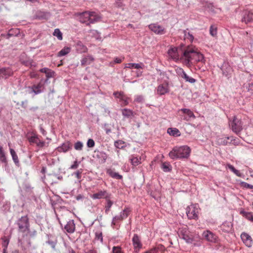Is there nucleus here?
<instances>
[{
  "label": "nucleus",
  "instance_id": "14",
  "mask_svg": "<svg viewBox=\"0 0 253 253\" xmlns=\"http://www.w3.org/2000/svg\"><path fill=\"white\" fill-rule=\"evenodd\" d=\"M241 238L248 247H251L253 244V240L250 235L245 232H243L241 235Z\"/></svg>",
  "mask_w": 253,
  "mask_h": 253
},
{
  "label": "nucleus",
  "instance_id": "4",
  "mask_svg": "<svg viewBox=\"0 0 253 253\" xmlns=\"http://www.w3.org/2000/svg\"><path fill=\"white\" fill-rule=\"evenodd\" d=\"M200 208L198 204H191L186 208V214L189 219L197 220L200 213Z\"/></svg>",
  "mask_w": 253,
  "mask_h": 253
},
{
  "label": "nucleus",
  "instance_id": "57",
  "mask_svg": "<svg viewBox=\"0 0 253 253\" xmlns=\"http://www.w3.org/2000/svg\"><path fill=\"white\" fill-rule=\"evenodd\" d=\"M230 143H231L232 141H233V144H234L235 145H238L239 143L238 141H236V140L235 139H234L232 137H231V138L230 139Z\"/></svg>",
  "mask_w": 253,
  "mask_h": 253
},
{
  "label": "nucleus",
  "instance_id": "45",
  "mask_svg": "<svg viewBox=\"0 0 253 253\" xmlns=\"http://www.w3.org/2000/svg\"><path fill=\"white\" fill-rule=\"evenodd\" d=\"M113 253H124L122 248L119 246H114L112 249Z\"/></svg>",
  "mask_w": 253,
  "mask_h": 253
},
{
  "label": "nucleus",
  "instance_id": "64",
  "mask_svg": "<svg viewBox=\"0 0 253 253\" xmlns=\"http://www.w3.org/2000/svg\"><path fill=\"white\" fill-rule=\"evenodd\" d=\"M69 253H76L72 249H71L70 250H69Z\"/></svg>",
  "mask_w": 253,
  "mask_h": 253
},
{
  "label": "nucleus",
  "instance_id": "29",
  "mask_svg": "<svg viewBox=\"0 0 253 253\" xmlns=\"http://www.w3.org/2000/svg\"><path fill=\"white\" fill-rule=\"evenodd\" d=\"M42 87H43V84L40 83L37 84L33 85L32 86V90L35 94H37L42 92L41 88Z\"/></svg>",
  "mask_w": 253,
  "mask_h": 253
},
{
  "label": "nucleus",
  "instance_id": "7",
  "mask_svg": "<svg viewBox=\"0 0 253 253\" xmlns=\"http://www.w3.org/2000/svg\"><path fill=\"white\" fill-rule=\"evenodd\" d=\"M19 230L21 232H26L29 230V222L27 215L22 216L18 222Z\"/></svg>",
  "mask_w": 253,
  "mask_h": 253
},
{
  "label": "nucleus",
  "instance_id": "58",
  "mask_svg": "<svg viewBox=\"0 0 253 253\" xmlns=\"http://www.w3.org/2000/svg\"><path fill=\"white\" fill-rule=\"evenodd\" d=\"M75 174L76 175V177L78 178V179H80L81 178V172H80L79 170L77 171L76 173H75Z\"/></svg>",
  "mask_w": 253,
  "mask_h": 253
},
{
  "label": "nucleus",
  "instance_id": "43",
  "mask_svg": "<svg viewBox=\"0 0 253 253\" xmlns=\"http://www.w3.org/2000/svg\"><path fill=\"white\" fill-rule=\"evenodd\" d=\"M130 211L128 208H125L123 210V212H122L120 214L121 216L122 217V218L123 219V220L127 217V216H128V215L130 213Z\"/></svg>",
  "mask_w": 253,
  "mask_h": 253
},
{
  "label": "nucleus",
  "instance_id": "56",
  "mask_svg": "<svg viewBox=\"0 0 253 253\" xmlns=\"http://www.w3.org/2000/svg\"><path fill=\"white\" fill-rule=\"evenodd\" d=\"M227 167L233 172L236 170V169L230 164H228Z\"/></svg>",
  "mask_w": 253,
  "mask_h": 253
},
{
  "label": "nucleus",
  "instance_id": "54",
  "mask_svg": "<svg viewBox=\"0 0 253 253\" xmlns=\"http://www.w3.org/2000/svg\"><path fill=\"white\" fill-rule=\"evenodd\" d=\"M247 88L248 91L253 92V83H249Z\"/></svg>",
  "mask_w": 253,
  "mask_h": 253
},
{
  "label": "nucleus",
  "instance_id": "24",
  "mask_svg": "<svg viewBox=\"0 0 253 253\" xmlns=\"http://www.w3.org/2000/svg\"><path fill=\"white\" fill-rule=\"evenodd\" d=\"M231 138V137H218L217 138V143L219 145H226L229 142V140Z\"/></svg>",
  "mask_w": 253,
  "mask_h": 253
},
{
  "label": "nucleus",
  "instance_id": "9",
  "mask_svg": "<svg viewBox=\"0 0 253 253\" xmlns=\"http://www.w3.org/2000/svg\"><path fill=\"white\" fill-rule=\"evenodd\" d=\"M240 21L246 24L253 22V12L247 10H243L241 13Z\"/></svg>",
  "mask_w": 253,
  "mask_h": 253
},
{
  "label": "nucleus",
  "instance_id": "46",
  "mask_svg": "<svg viewBox=\"0 0 253 253\" xmlns=\"http://www.w3.org/2000/svg\"><path fill=\"white\" fill-rule=\"evenodd\" d=\"M83 144L80 142L78 141L75 144L74 148L77 150H81L83 148Z\"/></svg>",
  "mask_w": 253,
  "mask_h": 253
},
{
  "label": "nucleus",
  "instance_id": "11",
  "mask_svg": "<svg viewBox=\"0 0 253 253\" xmlns=\"http://www.w3.org/2000/svg\"><path fill=\"white\" fill-rule=\"evenodd\" d=\"M111 194L106 190H99L98 192L92 194L90 197L93 199H100L102 198L107 199L110 198Z\"/></svg>",
  "mask_w": 253,
  "mask_h": 253
},
{
  "label": "nucleus",
  "instance_id": "26",
  "mask_svg": "<svg viewBox=\"0 0 253 253\" xmlns=\"http://www.w3.org/2000/svg\"><path fill=\"white\" fill-rule=\"evenodd\" d=\"M76 48L80 53H84L87 51V48L80 41L77 43Z\"/></svg>",
  "mask_w": 253,
  "mask_h": 253
},
{
  "label": "nucleus",
  "instance_id": "61",
  "mask_svg": "<svg viewBox=\"0 0 253 253\" xmlns=\"http://www.w3.org/2000/svg\"><path fill=\"white\" fill-rule=\"evenodd\" d=\"M30 77L31 78H36L37 77V74H36L34 72H32V73H30Z\"/></svg>",
  "mask_w": 253,
  "mask_h": 253
},
{
  "label": "nucleus",
  "instance_id": "51",
  "mask_svg": "<svg viewBox=\"0 0 253 253\" xmlns=\"http://www.w3.org/2000/svg\"><path fill=\"white\" fill-rule=\"evenodd\" d=\"M46 76L47 78H51L53 76L54 72L52 71L50 69H48V71L46 73Z\"/></svg>",
  "mask_w": 253,
  "mask_h": 253
},
{
  "label": "nucleus",
  "instance_id": "53",
  "mask_svg": "<svg viewBox=\"0 0 253 253\" xmlns=\"http://www.w3.org/2000/svg\"><path fill=\"white\" fill-rule=\"evenodd\" d=\"M124 59H125V57H124L122 58H119V57H115L114 58V62L115 63H121L124 60Z\"/></svg>",
  "mask_w": 253,
  "mask_h": 253
},
{
  "label": "nucleus",
  "instance_id": "40",
  "mask_svg": "<svg viewBox=\"0 0 253 253\" xmlns=\"http://www.w3.org/2000/svg\"><path fill=\"white\" fill-rule=\"evenodd\" d=\"M0 161L2 163H6V158L5 155V153L3 150L2 147L0 145Z\"/></svg>",
  "mask_w": 253,
  "mask_h": 253
},
{
  "label": "nucleus",
  "instance_id": "60",
  "mask_svg": "<svg viewBox=\"0 0 253 253\" xmlns=\"http://www.w3.org/2000/svg\"><path fill=\"white\" fill-rule=\"evenodd\" d=\"M48 68H43L41 69H40V71L42 73H44L46 74V73L48 71Z\"/></svg>",
  "mask_w": 253,
  "mask_h": 253
},
{
  "label": "nucleus",
  "instance_id": "23",
  "mask_svg": "<svg viewBox=\"0 0 253 253\" xmlns=\"http://www.w3.org/2000/svg\"><path fill=\"white\" fill-rule=\"evenodd\" d=\"M232 225L231 222L225 221L221 225V229L224 232H229L231 231Z\"/></svg>",
  "mask_w": 253,
  "mask_h": 253
},
{
  "label": "nucleus",
  "instance_id": "32",
  "mask_svg": "<svg viewBox=\"0 0 253 253\" xmlns=\"http://www.w3.org/2000/svg\"><path fill=\"white\" fill-rule=\"evenodd\" d=\"M223 74L227 76L228 72L230 70V67L227 63L224 62L220 67Z\"/></svg>",
  "mask_w": 253,
  "mask_h": 253
},
{
  "label": "nucleus",
  "instance_id": "44",
  "mask_svg": "<svg viewBox=\"0 0 253 253\" xmlns=\"http://www.w3.org/2000/svg\"><path fill=\"white\" fill-rule=\"evenodd\" d=\"M161 168L165 172L169 171L171 170L170 165L168 163H163Z\"/></svg>",
  "mask_w": 253,
  "mask_h": 253
},
{
  "label": "nucleus",
  "instance_id": "55",
  "mask_svg": "<svg viewBox=\"0 0 253 253\" xmlns=\"http://www.w3.org/2000/svg\"><path fill=\"white\" fill-rule=\"evenodd\" d=\"M78 162L76 161L74 162V164L71 166L70 169H76L78 167Z\"/></svg>",
  "mask_w": 253,
  "mask_h": 253
},
{
  "label": "nucleus",
  "instance_id": "59",
  "mask_svg": "<svg viewBox=\"0 0 253 253\" xmlns=\"http://www.w3.org/2000/svg\"><path fill=\"white\" fill-rule=\"evenodd\" d=\"M234 173L238 176L241 177L242 175V174L240 172L239 170L236 169Z\"/></svg>",
  "mask_w": 253,
  "mask_h": 253
},
{
  "label": "nucleus",
  "instance_id": "49",
  "mask_svg": "<svg viewBox=\"0 0 253 253\" xmlns=\"http://www.w3.org/2000/svg\"><path fill=\"white\" fill-rule=\"evenodd\" d=\"M143 101V97L142 95H137L134 99V101L138 103H141Z\"/></svg>",
  "mask_w": 253,
  "mask_h": 253
},
{
  "label": "nucleus",
  "instance_id": "35",
  "mask_svg": "<svg viewBox=\"0 0 253 253\" xmlns=\"http://www.w3.org/2000/svg\"><path fill=\"white\" fill-rule=\"evenodd\" d=\"M10 154L12 157V159L16 165L19 164V159L15 151L12 148H9Z\"/></svg>",
  "mask_w": 253,
  "mask_h": 253
},
{
  "label": "nucleus",
  "instance_id": "37",
  "mask_svg": "<svg viewBox=\"0 0 253 253\" xmlns=\"http://www.w3.org/2000/svg\"><path fill=\"white\" fill-rule=\"evenodd\" d=\"M240 214L243 215L244 217H245L248 220H249L250 221H253V215L252 212H246L244 211H240Z\"/></svg>",
  "mask_w": 253,
  "mask_h": 253
},
{
  "label": "nucleus",
  "instance_id": "36",
  "mask_svg": "<svg viewBox=\"0 0 253 253\" xmlns=\"http://www.w3.org/2000/svg\"><path fill=\"white\" fill-rule=\"evenodd\" d=\"M71 51V48L69 47H65L62 49L58 53V56H63L67 55Z\"/></svg>",
  "mask_w": 253,
  "mask_h": 253
},
{
  "label": "nucleus",
  "instance_id": "2",
  "mask_svg": "<svg viewBox=\"0 0 253 253\" xmlns=\"http://www.w3.org/2000/svg\"><path fill=\"white\" fill-rule=\"evenodd\" d=\"M76 15L79 17V20L81 23H85L86 25L98 22L100 19V16L92 11H86L77 13Z\"/></svg>",
  "mask_w": 253,
  "mask_h": 253
},
{
  "label": "nucleus",
  "instance_id": "12",
  "mask_svg": "<svg viewBox=\"0 0 253 253\" xmlns=\"http://www.w3.org/2000/svg\"><path fill=\"white\" fill-rule=\"evenodd\" d=\"M132 242L134 251H137L138 252H139V250L142 248V244L138 235H134L132 239Z\"/></svg>",
  "mask_w": 253,
  "mask_h": 253
},
{
  "label": "nucleus",
  "instance_id": "18",
  "mask_svg": "<svg viewBox=\"0 0 253 253\" xmlns=\"http://www.w3.org/2000/svg\"><path fill=\"white\" fill-rule=\"evenodd\" d=\"M169 90V85L167 84L159 85L157 87V93L160 95H164Z\"/></svg>",
  "mask_w": 253,
  "mask_h": 253
},
{
  "label": "nucleus",
  "instance_id": "50",
  "mask_svg": "<svg viewBox=\"0 0 253 253\" xmlns=\"http://www.w3.org/2000/svg\"><path fill=\"white\" fill-rule=\"evenodd\" d=\"M241 184L245 188H249V189H253V185H251L250 184H248V183H246L245 182H242Z\"/></svg>",
  "mask_w": 253,
  "mask_h": 253
},
{
  "label": "nucleus",
  "instance_id": "39",
  "mask_svg": "<svg viewBox=\"0 0 253 253\" xmlns=\"http://www.w3.org/2000/svg\"><path fill=\"white\" fill-rule=\"evenodd\" d=\"M182 78H183L186 82H188L190 83H194L196 80L193 78L188 76L184 71L182 72L181 75Z\"/></svg>",
  "mask_w": 253,
  "mask_h": 253
},
{
  "label": "nucleus",
  "instance_id": "8",
  "mask_svg": "<svg viewBox=\"0 0 253 253\" xmlns=\"http://www.w3.org/2000/svg\"><path fill=\"white\" fill-rule=\"evenodd\" d=\"M183 52H182L181 49L175 47H171L168 51L169 58L174 61L178 60L179 59L180 55L183 54ZM182 56L183 55L181 56L182 58Z\"/></svg>",
  "mask_w": 253,
  "mask_h": 253
},
{
  "label": "nucleus",
  "instance_id": "48",
  "mask_svg": "<svg viewBox=\"0 0 253 253\" xmlns=\"http://www.w3.org/2000/svg\"><path fill=\"white\" fill-rule=\"evenodd\" d=\"M95 145L94 141L92 139H89L87 142V146L88 147L91 148L94 147Z\"/></svg>",
  "mask_w": 253,
  "mask_h": 253
},
{
  "label": "nucleus",
  "instance_id": "34",
  "mask_svg": "<svg viewBox=\"0 0 253 253\" xmlns=\"http://www.w3.org/2000/svg\"><path fill=\"white\" fill-rule=\"evenodd\" d=\"M122 115L124 117L129 118L133 115V111L128 109H123L121 110Z\"/></svg>",
  "mask_w": 253,
  "mask_h": 253
},
{
  "label": "nucleus",
  "instance_id": "31",
  "mask_svg": "<svg viewBox=\"0 0 253 253\" xmlns=\"http://www.w3.org/2000/svg\"><path fill=\"white\" fill-rule=\"evenodd\" d=\"M106 204L105 206V212L106 214H108L113 204V202L110 200V198L106 199Z\"/></svg>",
  "mask_w": 253,
  "mask_h": 253
},
{
  "label": "nucleus",
  "instance_id": "47",
  "mask_svg": "<svg viewBox=\"0 0 253 253\" xmlns=\"http://www.w3.org/2000/svg\"><path fill=\"white\" fill-rule=\"evenodd\" d=\"M184 37L185 39L189 40L190 42H191L194 39L193 36L189 32H186L185 33Z\"/></svg>",
  "mask_w": 253,
  "mask_h": 253
},
{
  "label": "nucleus",
  "instance_id": "33",
  "mask_svg": "<svg viewBox=\"0 0 253 253\" xmlns=\"http://www.w3.org/2000/svg\"><path fill=\"white\" fill-rule=\"evenodd\" d=\"M217 33V27L216 25H211L210 28V34L213 37H216Z\"/></svg>",
  "mask_w": 253,
  "mask_h": 253
},
{
  "label": "nucleus",
  "instance_id": "25",
  "mask_svg": "<svg viewBox=\"0 0 253 253\" xmlns=\"http://www.w3.org/2000/svg\"><path fill=\"white\" fill-rule=\"evenodd\" d=\"M107 173L111 177L116 178L117 179H121L123 178L122 175H120L118 173L115 172L114 169H109L107 170Z\"/></svg>",
  "mask_w": 253,
  "mask_h": 253
},
{
  "label": "nucleus",
  "instance_id": "10",
  "mask_svg": "<svg viewBox=\"0 0 253 253\" xmlns=\"http://www.w3.org/2000/svg\"><path fill=\"white\" fill-rule=\"evenodd\" d=\"M113 95L116 98H119L120 102H122V106L127 105L130 100V98L126 96L123 92H115Z\"/></svg>",
  "mask_w": 253,
  "mask_h": 253
},
{
  "label": "nucleus",
  "instance_id": "17",
  "mask_svg": "<svg viewBox=\"0 0 253 253\" xmlns=\"http://www.w3.org/2000/svg\"><path fill=\"white\" fill-rule=\"evenodd\" d=\"M218 237L209 230H207V241L211 243H217L218 242Z\"/></svg>",
  "mask_w": 253,
  "mask_h": 253
},
{
  "label": "nucleus",
  "instance_id": "20",
  "mask_svg": "<svg viewBox=\"0 0 253 253\" xmlns=\"http://www.w3.org/2000/svg\"><path fill=\"white\" fill-rule=\"evenodd\" d=\"M71 146L69 142L67 141L64 143L61 146H59L57 148V151L60 152H67L69 150L71 149Z\"/></svg>",
  "mask_w": 253,
  "mask_h": 253
},
{
  "label": "nucleus",
  "instance_id": "16",
  "mask_svg": "<svg viewBox=\"0 0 253 253\" xmlns=\"http://www.w3.org/2000/svg\"><path fill=\"white\" fill-rule=\"evenodd\" d=\"M179 112H181L183 114L185 115L183 119L187 121H189L191 118H195V116L193 112L189 109L183 108L179 110Z\"/></svg>",
  "mask_w": 253,
  "mask_h": 253
},
{
  "label": "nucleus",
  "instance_id": "30",
  "mask_svg": "<svg viewBox=\"0 0 253 253\" xmlns=\"http://www.w3.org/2000/svg\"><path fill=\"white\" fill-rule=\"evenodd\" d=\"M130 160L131 165L135 167L138 166V165L141 163V157L138 158L137 157H135L134 156H131Z\"/></svg>",
  "mask_w": 253,
  "mask_h": 253
},
{
  "label": "nucleus",
  "instance_id": "28",
  "mask_svg": "<svg viewBox=\"0 0 253 253\" xmlns=\"http://www.w3.org/2000/svg\"><path fill=\"white\" fill-rule=\"evenodd\" d=\"M167 132L173 136H179L181 135L180 131L176 128H169Z\"/></svg>",
  "mask_w": 253,
  "mask_h": 253
},
{
  "label": "nucleus",
  "instance_id": "3",
  "mask_svg": "<svg viewBox=\"0 0 253 253\" xmlns=\"http://www.w3.org/2000/svg\"><path fill=\"white\" fill-rule=\"evenodd\" d=\"M190 151V148L187 146H175L169 155L172 159L187 158L189 156Z\"/></svg>",
  "mask_w": 253,
  "mask_h": 253
},
{
  "label": "nucleus",
  "instance_id": "1",
  "mask_svg": "<svg viewBox=\"0 0 253 253\" xmlns=\"http://www.w3.org/2000/svg\"><path fill=\"white\" fill-rule=\"evenodd\" d=\"M187 64L195 62H203L205 61L204 55L194 50L192 47L188 46L184 51L182 56Z\"/></svg>",
  "mask_w": 253,
  "mask_h": 253
},
{
  "label": "nucleus",
  "instance_id": "15",
  "mask_svg": "<svg viewBox=\"0 0 253 253\" xmlns=\"http://www.w3.org/2000/svg\"><path fill=\"white\" fill-rule=\"evenodd\" d=\"M29 141L30 143H35L39 147H43L45 145V142L41 141L38 135H34L29 138Z\"/></svg>",
  "mask_w": 253,
  "mask_h": 253
},
{
  "label": "nucleus",
  "instance_id": "21",
  "mask_svg": "<svg viewBox=\"0 0 253 253\" xmlns=\"http://www.w3.org/2000/svg\"><path fill=\"white\" fill-rule=\"evenodd\" d=\"M64 228L68 233H73L75 230V224L74 220H70L65 226Z\"/></svg>",
  "mask_w": 253,
  "mask_h": 253
},
{
  "label": "nucleus",
  "instance_id": "63",
  "mask_svg": "<svg viewBox=\"0 0 253 253\" xmlns=\"http://www.w3.org/2000/svg\"><path fill=\"white\" fill-rule=\"evenodd\" d=\"M12 253H21L18 250H15L12 251Z\"/></svg>",
  "mask_w": 253,
  "mask_h": 253
},
{
  "label": "nucleus",
  "instance_id": "22",
  "mask_svg": "<svg viewBox=\"0 0 253 253\" xmlns=\"http://www.w3.org/2000/svg\"><path fill=\"white\" fill-rule=\"evenodd\" d=\"M94 59L91 55H87L84 57L81 61V65L82 66H85L86 65H90L91 64Z\"/></svg>",
  "mask_w": 253,
  "mask_h": 253
},
{
  "label": "nucleus",
  "instance_id": "52",
  "mask_svg": "<svg viewBox=\"0 0 253 253\" xmlns=\"http://www.w3.org/2000/svg\"><path fill=\"white\" fill-rule=\"evenodd\" d=\"M158 252V249L157 248H153L148 251H147L146 252H144V253H157Z\"/></svg>",
  "mask_w": 253,
  "mask_h": 253
},
{
  "label": "nucleus",
  "instance_id": "42",
  "mask_svg": "<svg viewBox=\"0 0 253 253\" xmlns=\"http://www.w3.org/2000/svg\"><path fill=\"white\" fill-rule=\"evenodd\" d=\"M53 35L56 37L59 40H62L63 39L62 33L59 29H56L53 33Z\"/></svg>",
  "mask_w": 253,
  "mask_h": 253
},
{
  "label": "nucleus",
  "instance_id": "41",
  "mask_svg": "<svg viewBox=\"0 0 253 253\" xmlns=\"http://www.w3.org/2000/svg\"><path fill=\"white\" fill-rule=\"evenodd\" d=\"M114 145L118 149H123L125 147V142L122 140H119L115 142Z\"/></svg>",
  "mask_w": 253,
  "mask_h": 253
},
{
  "label": "nucleus",
  "instance_id": "38",
  "mask_svg": "<svg viewBox=\"0 0 253 253\" xmlns=\"http://www.w3.org/2000/svg\"><path fill=\"white\" fill-rule=\"evenodd\" d=\"M123 219L121 215H116L113 217L111 226L113 228H115V226L117 225V223L119 221H122Z\"/></svg>",
  "mask_w": 253,
  "mask_h": 253
},
{
  "label": "nucleus",
  "instance_id": "5",
  "mask_svg": "<svg viewBox=\"0 0 253 253\" xmlns=\"http://www.w3.org/2000/svg\"><path fill=\"white\" fill-rule=\"evenodd\" d=\"M178 234L180 238L184 240L188 243H191L193 241V234L189 230L187 226L180 228Z\"/></svg>",
  "mask_w": 253,
  "mask_h": 253
},
{
  "label": "nucleus",
  "instance_id": "62",
  "mask_svg": "<svg viewBox=\"0 0 253 253\" xmlns=\"http://www.w3.org/2000/svg\"><path fill=\"white\" fill-rule=\"evenodd\" d=\"M85 253H96V252L94 250H89Z\"/></svg>",
  "mask_w": 253,
  "mask_h": 253
},
{
  "label": "nucleus",
  "instance_id": "27",
  "mask_svg": "<svg viewBox=\"0 0 253 253\" xmlns=\"http://www.w3.org/2000/svg\"><path fill=\"white\" fill-rule=\"evenodd\" d=\"M144 65L142 63H140L139 64L136 63H127L125 65V68H129V69H142L143 68Z\"/></svg>",
  "mask_w": 253,
  "mask_h": 253
},
{
  "label": "nucleus",
  "instance_id": "13",
  "mask_svg": "<svg viewBox=\"0 0 253 253\" xmlns=\"http://www.w3.org/2000/svg\"><path fill=\"white\" fill-rule=\"evenodd\" d=\"M149 29L157 34L162 35L165 33V29L158 24H151L149 26Z\"/></svg>",
  "mask_w": 253,
  "mask_h": 253
},
{
  "label": "nucleus",
  "instance_id": "6",
  "mask_svg": "<svg viewBox=\"0 0 253 253\" xmlns=\"http://www.w3.org/2000/svg\"><path fill=\"white\" fill-rule=\"evenodd\" d=\"M231 129L236 134L239 133L243 129V123L242 121L234 116L233 120L229 123Z\"/></svg>",
  "mask_w": 253,
  "mask_h": 253
},
{
  "label": "nucleus",
  "instance_id": "19",
  "mask_svg": "<svg viewBox=\"0 0 253 253\" xmlns=\"http://www.w3.org/2000/svg\"><path fill=\"white\" fill-rule=\"evenodd\" d=\"M12 71L9 68H2L0 69V78H7L11 76Z\"/></svg>",
  "mask_w": 253,
  "mask_h": 253
}]
</instances>
